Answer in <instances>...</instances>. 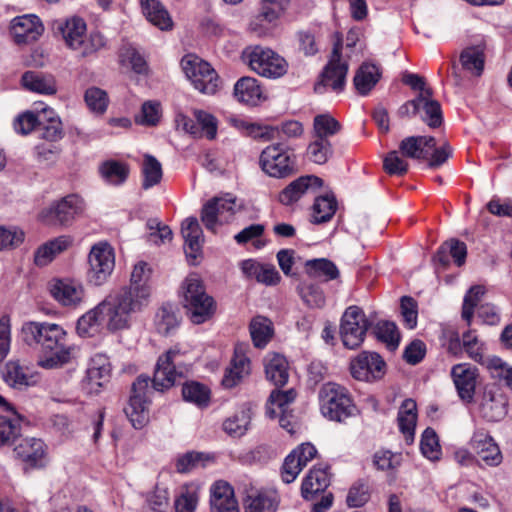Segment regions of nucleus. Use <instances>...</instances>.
<instances>
[{"instance_id":"473e14b6","label":"nucleus","mask_w":512,"mask_h":512,"mask_svg":"<svg viewBox=\"0 0 512 512\" xmlns=\"http://www.w3.org/2000/svg\"><path fill=\"white\" fill-rule=\"evenodd\" d=\"M287 359L278 353L268 354L265 359V373L275 386H284L289 378Z\"/></svg>"},{"instance_id":"393cba45","label":"nucleus","mask_w":512,"mask_h":512,"mask_svg":"<svg viewBox=\"0 0 512 512\" xmlns=\"http://www.w3.org/2000/svg\"><path fill=\"white\" fill-rule=\"evenodd\" d=\"M234 97L240 103L256 106L266 99L259 81L250 76L241 77L234 84Z\"/></svg>"},{"instance_id":"a18cd8bd","label":"nucleus","mask_w":512,"mask_h":512,"mask_svg":"<svg viewBox=\"0 0 512 512\" xmlns=\"http://www.w3.org/2000/svg\"><path fill=\"white\" fill-rule=\"evenodd\" d=\"M337 210V201L333 195L319 196L312 206L311 222L322 224L331 220Z\"/></svg>"},{"instance_id":"a19ab883","label":"nucleus","mask_w":512,"mask_h":512,"mask_svg":"<svg viewBox=\"0 0 512 512\" xmlns=\"http://www.w3.org/2000/svg\"><path fill=\"white\" fill-rule=\"evenodd\" d=\"M380 78L379 68L374 64L364 63L357 70L353 82L360 95H367Z\"/></svg>"},{"instance_id":"c9c22d12","label":"nucleus","mask_w":512,"mask_h":512,"mask_svg":"<svg viewBox=\"0 0 512 512\" xmlns=\"http://www.w3.org/2000/svg\"><path fill=\"white\" fill-rule=\"evenodd\" d=\"M23 86L32 92L45 95H53L57 91L56 81L52 75L42 72L27 71L22 76Z\"/></svg>"},{"instance_id":"f257e3e1","label":"nucleus","mask_w":512,"mask_h":512,"mask_svg":"<svg viewBox=\"0 0 512 512\" xmlns=\"http://www.w3.org/2000/svg\"><path fill=\"white\" fill-rule=\"evenodd\" d=\"M189 371L186 354L173 347L161 355L156 363L152 388L148 376H139L132 385V394L125 408V414L135 429L143 428L149 420L148 406L152 389L164 391L172 387L178 378H183Z\"/></svg>"},{"instance_id":"3c124183","label":"nucleus","mask_w":512,"mask_h":512,"mask_svg":"<svg viewBox=\"0 0 512 512\" xmlns=\"http://www.w3.org/2000/svg\"><path fill=\"white\" fill-rule=\"evenodd\" d=\"M110 365L107 358L96 355L92 358L86 373V379L91 386H103L109 380Z\"/></svg>"},{"instance_id":"1a4fd4ad","label":"nucleus","mask_w":512,"mask_h":512,"mask_svg":"<svg viewBox=\"0 0 512 512\" xmlns=\"http://www.w3.org/2000/svg\"><path fill=\"white\" fill-rule=\"evenodd\" d=\"M259 164L265 174L285 178L297 171L295 155L282 143L267 146L260 155Z\"/></svg>"},{"instance_id":"bf43d9fd","label":"nucleus","mask_w":512,"mask_h":512,"mask_svg":"<svg viewBox=\"0 0 512 512\" xmlns=\"http://www.w3.org/2000/svg\"><path fill=\"white\" fill-rule=\"evenodd\" d=\"M21 417L13 412V417L0 416V447L15 440L21 431Z\"/></svg>"},{"instance_id":"7c9ffc66","label":"nucleus","mask_w":512,"mask_h":512,"mask_svg":"<svg viewBox=\"0 0 512 512\" xmlns=\"http://www.w3.org/2000/svg\"><path fill=\"white\" fill-rule=\"evenodd\" d=\"M481 416L487 421L496 422L506 415V403L501 394L491 389L484 391L479 405Z\"/></svg>"},{"instance_id":"6ab92c4d","label":"nucleus","mask_w":512,"mask_h":512,"mask_svg":"<svg viewBox=\"0 0 512 512\" xmlns=\"http://www.w3.org/2000/svg\"><path fill=\"white\" fill-rule=\"evenodd\" d=\"M471 447L477 454L478 458L487 466L496 467L503 460L499 446L484 430L474 432L471 439Z\"/></svg>"},{"instance_id":"052dcab7","label":"nucleus","mask_w":512,"mask_h":512,"mask_svg":"<svg viewBox=\"0 0 512 512\" xmlns=\"http://www.w3.org/2000/svg\"><path fill=\"white\" fill-rule=\"evenodd\" d=\"M463 350L468 357L478 363L484 362L485 344L478 338L475 330H468L462 334Z\"/></svg>"},{"instance_id":"37998d69","label":"nucleus","mask_w":512,"mask_h":512,"mask_svg":"<svg viewBox=\"0 0 512 512\" xmlns=\"http://www.w3.org/2000/svg\"><path fill=\"white\" fill-rule=\"evenodd\" d=\"M305 268L310 277L321 279L325 282L339 277V270L337 266L331 260L326 258L308 260L305 264Z\"/></svg>"},{"instance_id":"9b49d317","label":"nucleus","mask_w":512,"mask_h":512,"mask_svg":"<svg viewBox=\"0 0 512 512\" xmlns=\"http://www.w3.org/2000/svg\"><path fill=\"white\" fill-rule=\"evenodd\" d=\"M84 209V200L77 194H69L43 209L40 219L47 225L68 226L83 213Z\"/></svg>"},{"instance_id":"e2e57ef3","label":"nucleus","mask_w":512,"mask_h":512,"mask_svg":"<svg viewBox=\"0 0 512 512\" xmlns=\"http://www.w3.org/2000/svg\"><path fill=\"white\" fill-rule=\"evenodd\" d=\"M170 510V497L166 488L156 487L148 495L144 512H168Z\"/></svg>"},{"instance_id":"5fc2aeb1","label":"nucleus","mask_w":512,"mask_h":512,"mask_svg":"<svg viewBox=\"0 0 512 512\" xmlns=\"http://www.w3.org/2000/svg\"><path fill=\"white\" fill-rule=\"evenodd\" d=\"M142 174V187L144 189H149L157 185L158 183H160L163 175L161 163L152 155H144L142 164Z\"/></svg>"},{"instance_id":"7ed1b4c3","label":"nucleus","mask_w":512,"mask_h":512,"mask_svg":"<svg viewBox=\"0 0 512 512\" xmlns=\"http://www.w3.org/2000/svg\"><path fill=\"white\" fill-rule=\"evenodd\" d=\"M130 320L131 317L109 294L102 302L78 319L76 330L82 337H91L100 330L103 321L106 322L108 330L118 331L128 328Z\"/></svg>"},{"instance_id":"bb28decb","label":"nucleus","mask_w":512,"mask_h":512,"mask_svg":"<svg viewBox=\"0 0 512 512\" xmlns=\"http://www.w3.org/2000/svg\"><path fill=\"white\" fill-rule=\"evenodd\" d=\"M181 234L184 239L186 256L196 259L201 253L204 242L203 231L198 220L194 217L185 219L181 225Z\"/></svg>"},{"instance_id":"6e6552de","label":"nucleus","mask_w":512,"mask_h":512,"mask_svg":"<svg viewBox=\"0 0 512 512\" xmlns=\"http://www.w3.org/2000/svg\"><path fill=\"white\" fill-rule=\"evenodd\" d=\"M184 305L195 324L207 321L215 310L213 298L206 294L201 280L197 277H188L185 281Z\"/></svg>"},{"instance_id":"dca6fc26","label":"nucleus","mask_w":512,"mask_h":512,"mask_svg":"<svg viewBox=\"0 0 512 512\" xmlns=\"http://www.w3.org/2000/svg\"><path fill=\"white\" fill-rule=\"evenodd\" d=\"M234 214V198L215 197L203 206L201 210V221L208 231L216 233L217 226L228 223Z\"/></svg>"},{"instance_id":"864d4df0","label":"nucleus","mask_w":512,"mask_h":512,"mask_svg":"<svg viewBox=\"0 0 512 512\" xmlns=\"http://www.w3.org/2000/svg\"><path fill=\"white\" fill-rule=\"evenodd\" d=\"M374 334L390 351H394L398 348L400 333L395 323L390 321L378 322L374 327Z\"/></svg>"},{"instance_id":"e433bc0d","label":"nucleus","mask_w":512,"mask_h":512,"mask_svg":"<svg viewBox=\"0 0 512 512\" xmlns=\"http://www.w3.org/2000/svg\"><path fill=\"white\" fill-rule=\"evenodd\" d=\"M277 500L273 493L251 490L244 498V512H276Z\"/></svg>"},{"instance_id":"49530a36","label":"nucleus","mask_w":512,"mask_h":512,"mask_svg":"<svg viewBox=\"0 0 512 512\" xmlns=\"http://www.w3.org/2000/svg\"><path fill=\"white\" fill-rule=\"evenodd\" d=\"M296 393L293 389L287 391L273 390L269 396L266 414L269 418H277L278 413H287L288 406L295 400Z\"/></svg>"},{"instance_id":"4468645a","label":"nucleus","mask_w":512,"mask_h":512,"mask_svg":"<svg viewBox=\"0 0 512 512\" xmlns=\"http://www.w3.org/2000/svg\"><path fill=\"white\" fill-rule=\"evenodd\" d=\"M88 263V281L95 286L104 284L115 266L113 249L107 243L94 245L89 253Z\"/></svg>"},{"instance_id":"6e6d98bb","label":"nucleus","mask_w":512,"mask_h":512,"mask_svg":"<svg viewBox=\"0 0 512 512\" xmlns=\"http://www.w3.org/2000/svg\"><path fill=\"white\" fill-rule=\"evenodd\" d=\"M182 395L185 401L198 407H206L210 400V390L199 382H187L183 385Z\"/></svg>"},{"instance_id":"58836bf2","label":"nucleus","mask_w":512,"mask_h":512,"mask_svg":"<svg viewBox=\"0 0 512 512\" xmlns=\"http://www.w3.org/2000/svg\"><path fill=\"white\" fill-rule=\"evenodd\" d=\"M141 6L143 14L153 25L161 30H169L172 28V19L158 0H141Z\"/></svg>"},{"instance_id":"680f3d73","label":"nucleus","mask_w":512,"mask_h":512,"mask_svg":"<svg viewBox=\"0 0 512 512\" xmlns=\"http://www.w3.org/2000/svg\"><path fill=\"white\" fill-rule=\"evenodd\" d=\"M486 289L482 285L472 286L464 296L463 306H462V318L467 322V325L470 326L474 309L478 306V303L481 301L484 296Z\"/></svg>"},{"instance_id":"69168bd1","label":"nucleus","mask_w":512,"mask_h":512,"mask_svg":"<svg viewBox=\"0 0 512 512\" xmlns=\"http://www.w3.org/2000/svg\"><path fill=\"white\" fill-rule=\"evenodd\" d=\"M422 454L429 460H438L441 454L436 432L432 428H426L420 441Z\"/></svg>"},{"instance_id":"f03ea898","label":"nucleus","mask_w":512,"mask_h":512,"mask_svg":"<svg viewBox=\"0 0 512 512\" xmlns=\"http://www.w3.org/2000/svg\"><path fill=\"white\" fill-rule=\"evenodd\" d=\"M21 336L28 345H40L42 354L38 365L42 368H57L71 359V348L66 342L67 334L58 324L27 322L22 326Z\"/></svg>"},{"instance_id":"4c0bfd02","label":"nucleus","mask_w":512,"mask_h":512,"mask_svg":"<svg viewBox=\"0 0 512 512\" xmlns=\"http://www.w3.org/2000/svg\"><path fill=\"white\" fill-rule=\"evenodd\" d=\"M98 171L107 184L119 186L127 180L130 169L126 163L111 159L102 162Z\"/></svg>"},{"instance_id":"423d86ee","label":"nucleus","mask_w":512,"mask_h":512,"mask_svg":"<svg viewBox=\"0 0 512 512\" xmlns=\"http://www.w3.org/2000/svg\"><path fill=\"white\" fill-rule=\"evenodd\" d=\"M320 409L331 421L345 422L356 412L348 390L336 383L324 384L319 392Z\"/></svg>"},{"instance_id":"aec40b11","label":"nucleus","mask_w":512,"mask_h":512,"mask_svg":"<svg viewBox=\"0 0 512 512\" xmlns=\"http://www.w3.org/2000/svg\"><path fill=\"white\" fill-rule=\"evenodd\" d=\"M10 31L15 42L23 44L37 40L44 27L36 15L27 14L15 17L11 22Z\"/></svg>"},{"instance_id":"c85d7f7f","label":"nucleus","mask_w":512,"mask_h":512,"mask_svg":"<svg viewBox=\"0 0 512 512\" xmlns=\"http://www.w3.org/2000/svg\"><path fill=\"white\" fill-rule=\"evenodd\" d=\"M417 115L431 128L442 125L443 115L440 103L433 99L432 92L417 96Z\"/></svg>"},{"instance_id":"603ef678","label":"nucleus","mask_w":512,"mask_h":512,"mask_svg":"<svg viewBox=\"0 0 512 512\" xmlns=\"http://www.w3.org/2000/svg\"><path fill=\"white\" fill-rule=\"evenodd\" d=\"M463 68L477 76L481 75L484 69V47L476 45L467 47L460 55Z\"/></svg>"},{"instance_id":"13d9d810","label":"nucleus","mask_w":512,"mask_h":512,"mask_svg":"<svg viewBox=\"0 0 512 512\" xmlns=\"http://www.w3.org/2000/svg\"><path fill=\"white\" fill-rule=\"evenodd\" d=\"M341 129L340 123L329 114H320L313 121V136L329 139Z\"/></svg>"},{"instance_id":"ddd939ff","label":"nucleus","mask_w":512,"mask_h":512,"mask_svg":"<svg viewBox=\"0 0 512 512\" xmlns=\"http://www.w3.org/2000/svg\"><path fill=\"white\" fill-rule=\"evenodd\" d=\"M341 51L342 41L338 38L334 43L331 58L321 75V80L315 84L314 90L316 93H324L327 87L336 93L344 90L348 64L342 61Z\"/></svg>"},{"instance_id":"a211bd4d","label":"nucleus","mask_w":512,"mask_h":512,"mask_svg":"<svg viewBox=\"0 0 512 512\" xmlns=\"http://www.w3.org/2000/svg\"><path fill=\"white\" fill-rule=\"evenodd\" d=\"M14 452L27 466L43 468L48 462L47 446L38 438L27 437L20 440Z\"/></svg>"},{"instance_id":"20e7f679","label":"nucleus","mask_w":512,"mask_h":512,"mask_svg":"<svg viewBox=\"0 0 512 512\" xmlns=\"http://www.w3.org/2000/svg\"><path fill=\"white\" fill-rule=\"evenodd\" d=\"M150 276L151 269L148 267V264L139 262L133 268L129 286L110 294L130 317L148 305Z\"/></svg>"},{"instance_id":"f704fd0d","label":"nucleus","mask_w":512,"mask_h":512,"mask_svg":"<svg viewBox=\"0 0 512 512\" xmlns=\"http://www.w3.org/2000/svg\"><path fill=\"white\" fill-rule=\"evenodd\" d=\"M72 244L69 236H59L41 245L35 252L34 261L38 266L50 263L58 254L67 250Z\"/></svg>"},{"instance_id":"09e8293b","label":"nucleus","mask_w":512,"mask_h":512,"mask_svg":"<svg viewBox=\"0 0 512 512\" xmlns=\"http://www.w3.org/2000/svg\"><path fill=\"white\" fill-rule=\"evenodd\" d=\"M249 329L253 344L257 348H264L273 336L272 322L266 317L253 318Z\"/></svg>"},{"instance_id":"2f4dec72","label":"nucleus","mask_w":512,"mask_h":512,"mask_svg":"<svg viewBox=\"0 0 512 512\" xmlns=\"http://www.w3.org/2000/svg\"><path fill=\"white\" fill-rule=\"evenodd\" d=\"M38 129L40 130L41 138L50 142H56L64 136L60 118L49 107L41 109Z\"/></svg>"},{"instance_id":"72a5a7b5","label":"nucleus","mask_w":512,"mask_h":512,"mask_svg":"<svg viewBox=\"0 0 512 512\" xmlns=\"http://www.w3.org/2000/svg\"><path fill=\"white\" fill-rule=\"evenodd\" d=\"M466 256V244L457 239H450L439 247L435 259L443 266H447L451 260L457 266H462L466 261Z\"/></svg>"},{"instance_id":"412c9836","label":"nucleus","mask_w":512,"mask_h":512,"mask_svg":"<svg viewBox=\"0 0 512 512\" xmlns=\"http://www.w3.org/2000/svg\"><path fill=\"white\" fill-rule=\"evenodd\" d=\"M323 185L321 178L314 175L301 176L292 181L279 194V201L283 205H291L306 193H314Z\"/></svg>"},{"instance_id":"4d7b16f0","label":"nucleus","mask_w":512,"mask_h":512,"mask_svg":"<svg viewBox=\"0 0 512 512\" xmlns=\"http://www.w3.org/2000/svg\"><path fill=\"white\" fill-rule=\"evenodd\" d=\"M333 149L329 139L317 138L313 136V140L307 147V157L315 164L322 165L332 156Z\"/></svg>"},{"instance_id":"f8f14e48","label":"nucleus","mask_w":512,"mask_h":512,"mask_svg":"<svg viewBox=\"0 0 512 512\" xmlns=\"http://www.w3.org/2000/svg\"><path fill=\"white\" fill-rule=\"evenodd\" d=\"M371 326L363 310L358 306H349L342 315L340 336L345 347L358 348L364 341Z\"/></svg>"},{"instance_id":"4be33fe9","label":"nucleus","mask_w":512,"mask_h":512,"mask_svg":"<svg viewBox=\"0 0 512 512\" xmlns=\"http://www.w3.org/2000/svg\"><path fill=\"white\" fill-rule=\"evenodd\" d=\"M3 381L11 388L23 390L36 385L37 376L19 361H8L1 370Z\"/></svg>"},{"instance_id":"9d476101","label":"nucleus","mask_w":512,"mask_h":512,"mask_svg":"<svg viewBox=\"0 0 512 512\" xmlns=\"http://www.w3.org/2000/svg\"><path fill=\"white\" fill-rule=\"evenodd\" d=\"M182 69L195 89L212 95L219 87V78L211 65L196 55L188 54L181 60Z\"/></svg>"},{"instance_id":"c03bdc74","label":"nucleus","mask_w":512,"mask_h":512,"mask_svg":"<svg viewBox=\"0 0 512 512\" xmlns=\"http://www.w3.org/2000/svg\"><path fill=\"white\" fill-rule=\"evenodd\" d=\"M199 501V487L194 483L180 487L174 499L175 512H195Z\"/></svg>"},{"instance_id":"79ce46f5","label":"nucleus","mask_w":512,"mask_h":512,"mask_svg":"<svg viewBox=\"0 0 512 512\" xmlns=\"http://www.w3.org/2000/svg\"><path fill=\"white\" fill-rule=\"evenodd\" d=\"M397 420L399 429L405 435L406 440H413L417 421V405L413 399L403 401Z\"/></svg>"},{"instance_id":"a878e982","label":"nucleus","mask_w":512,"mask_h":512,"mask_svg":"<svg viewBox=\"0 0 512 512\" xmlns=\"http://www.w3.org/2000/svg\"><path fill=\"white\" fill-rule=\"evenodd\" d=\"M436 145L433 136H408L399 144L402 156L416 160H428L430 151Z\"/></svg>"},{"instance_id":"f3484780","label":"nucleus","mask_w":512,"mask_h":512,"mask_svg":"<svg viewBox=\"0 0 512 512\" xmlns=\"http://www.w3.org/2000/svg\"><path fill=\"white\" fill-rule=\"evenodd\" d=\"M350 370L355 379L370 382L384 376L386 364L379 354L364 351L351 361Z\"/></svg>"},{"instance_id":"de8ad7c7","label":"nucleus","mask_w":512,"mask_h":512,"mask_svg":"<svg viewBox=\"0 0 512 512\" xmlns=\"http://www.w3.org/2000/svg\"><path fill=\"white\" fill-rule=\"evenodd\" d=\"M251 422L249 408H241L233 416L223 422V430L233 438H240L246 434Z\"/></svg>"},{"instance_id":"8fccbe9b","label":"nucleus","mask_w":512,"mask_h":512,"mask_svg":"<svg viewBox=\"0 0 512 512\" xmlns=\"http://www.w3.org/2000/svg\"><path fill=\"white\" fill-rule=\"evenodd\" d=\"M279 18L274 11L261 7L260 12L250 21L249 29L258 37L266 36L277 25Z\"/></svg>"},{"instance_id":"0eeeda50","label":"nucleus","mask_w":512,"mask_h":512,"mask_svg":"<svg viewBox=\"0 0 512 512\" xmlns=\"http://www.w3.org/2000/svg\"><path fill=\"white\" fill-rule=\"evenodd\" d=\"M242 60L259 76L276 79L286 74L287 61L274 50L260 45L248 46L242 52Z\"/></svg>"},{"instance_id":"5701e85b","label":"nucleus","mask_w":512,"mask_h":512,"mask_svg":"<svg viewBox=\"0 0 512 512\" xmlns=\"http://www.w3.org/2000/svg\"><path fill=\"white\" fill-rule=\"evenodd\" d=\"M476 372L477 369L467 363L454 365L451 369V376L458 395L465 402L473 400L477 378Z\"/></svg>"},{"instance_id":"c756f323","label":"nucleus","mask_w":512,"mask_h":512,"mask_svg":"<svg viewBox=\"0 0 512 512\" xmlns=\"http://www.w3.org/2000/svg\"><path fill=\"white\" fill-rule=\"evenodd\" d=\"M250 373V359L244 354L242 347L235 348L234 357L230 366L226 369L222 384L226 388L236 386L245 376Z\"/></svg>"},{"instance_id":"774afa93","label":"nucleus","mask_w":512,"mask_h":512,"mask_svg":"<svg viewBox=\"0 0 512 512\" xmlns=\"http://www.w3.org/2000/svg\"><path fill=\"white\" fill-rule=\"evenodd\" d=\"M299 294L305 304L311 308H321L325 304L323 291L314 284H302L299 286Z\"/></svg>"},{"instance_id":"b1692460","label":"nucleus","mask_w":512,"mask_h":512,"mask_svg":"<svg viewBox=\"0 0 512 512\" xmlns=\"http://www.w3.org/2000/svg\"><path fill=\"white\" fill-rule=\"evenodd\" d=\"M211 512H239L232 486L225 481H216L210 489Z\"/></svg>"},{"instance_id":"2eb2a0df","label":"nucleus","mask_w":512,"mask_h":512,"mask_svg":"<svg viewBox=\"0 0 512 512\" xmlns=\"http://www.w3.org/2000/svg\"><path fill=\"white\" fill-rule=\"evenodd\" d=\"M53 299L63 307L76 309L86 301L83 284L73 278H54L48 284Z\"/></svg>"},{"instance_id":"39448f33","label":"nucleus","mask_w":512,"mask_h":512,"mask_svg":"<svg viewBox=\"0 0 512 512\" xmlns=\"http://www.w3.org/2000/svg\"><path fill=\"white\" fill-rule=\"evenodd\" d=\"M55 30L61 34L69 48L78 51L82 56L91 55L105 46L101 33L92 32L87 36L86 23L77 16L56 22Z\"/></svg>"},{"instance_id":"cd10ccee","label":"nucleus","mask_w":512,"mask_h":512,"mask_svg":"<svg viewBox=\"0 0 512 512\" xmlns=\"http://www.w3.org/2000/svg\"><path fill=\"white\" fill-rule=\"evenodd\" d=\"M330 484L328 466H314L302 482L301 494L304 499L312 500L318 493L324 492Z\"/></svg>"},{"instance_id":"0e129e2a","label":"nucleus","mask_w":512,"mask_h":512,"mask_svg":"<svg viewBox=\"0 0 512 512\" xmlns=\"http://www.w3.org/2000/svg\"><path fill=\"white\" fill-rule=\"evenodd\" d=\"M121 61L124 65H129L137 74H145L148 70L145 58L131 45L123 47L121 51Z\"/></svg>"},{"instance_id":"338daca9","label":"nucleus","mask_w":512,"mask_h":512,"mask_svg":"<svg viewBox=\"0 0 512 512\" xmlns=\"http://www.w3.org/2000/svg\"><path fill=\"white\" fill-rule=\"evenodd\" d=\"M161 117V105L157 101H145L142 104L140 114L135 117V122L146 126H155Z\"/></svg>"},{"instance_id":"ea45409f","label":"nucleus","mask_w":512,"mask_h":512,"mask_svg":"<svg viewBox=\"0 0 512 512\" xmlns=\"http://www.w3.org/2000/svg\"><path fill=\"white\" fill-rule=\"evenodd\" d=\"M141 6L143 14L153 25L161 30H169L172 28V19L158 0H141Z\"/></svg>"}]
</instances>
